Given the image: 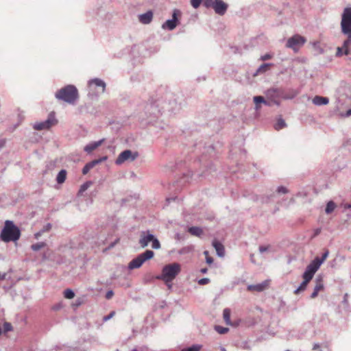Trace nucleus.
I'll return each mask as SVG.
<instances>
[{
    "instance_id": "obj_62",
    "label": "nucleus",
    "mask_w": 351,
    "mask_h": 351,
    "mask_svg": "<svg viewBox=\"0 0 351 351\" xmlns=\"http://www.w3.org/2000/svg\"><path fill=\"white\" fill-rule=\"evenodd\" d=\"M322 351V350H321Z\"/></svg>"
},
{
    "instance_id": "obj_55",
    "label": "nucleus",
    "mask_w": 351,
    "mask_h": 351,
    "mask_svg": "<svg viewBox=\"0 0 351 351\" xmlns=\"http://www.w3.org/2000/svg\"><path fill=\"white\" fill-rule=\"evenodd\" d=\"M263 104H264L265 105H266V106H271L270 102H269V101H266V100H265V102H263Z\"/></svg>"
},
{
    "instance_id": "obj_25",
    "label": "nucleus",
    "mask_w": 351,
    "mask_h": 351,
    "mask_svg": "<svg viewBox=\"0 0 351 351\" xmlns=\"http://www.w3.org/2000/svg\"><path fill=\"white\" fill-rule=\"evenodd\" d=\"M188 232L194 236L199 237L202 234V230L197 226L190 227L188 230Z\"/></svg>"
},
{
    "instance_id": "obj_44",
    "label": "nucleus",
    "mask_w": 351,
    "mask_h": 351,
    "mask_svg": "<svg viewBox=\"0 0 351 351\" xmlns=\"http://www.w3.org/2000/svg\"><path fill=\"white\" fill-rule=\"evenodd\" d=\"M208 252L207 251L204 252V254L206 256H208ZM206 261L207 263L211 264L213 262V258L212 257H210V256H206Z\"/></svg>"
},
{
    "instance_id": "obj_34",
    "label": "nucleus",
    "mask_w": 351,
    "mask_h": 351,
    "mask_svg": "<svg viewBox=\"0 0 351 351\" xmlns=\"http://www.w3.org/2000/svg\"><path fill=\"white\" fill-rule=\"evenodd\" d=\"M151 243L153 249L158 250L160 248V243L155 236H154V239L152 240Z\"/></svg>"
},
{
    "instance_id": "obj_21",
    "label": "nucleus",
    "mask_w": 351,
    "mask_h": 351,
    "mask_svg": "<svg viewBox=\"0 0 351 351\" xmlns=\"http://www.w3.org/2000/svg\"><path fill=\"white\" fill-rule=\"evenodd\" d=\"M213 246L217 252V254L219 257H223L225 255V249L223 245L218 241L214 240L213 241Z\"/></svg>"
},
{
    "instance_id": "obj_50",
    "label": "nucleus",
    "mask_w": 351,
    "mask_h": 351,
    "mask_svg": "<svg viewBox=\"0 0 351 351\" xmlns=\"http://www.w3.org/2000/svg\"><path fill=\"white\" fill-rule=\"evenodd\" d=\"M5 143V141L4 139H0V148L3 147Z\"/></svg>"
},
{
    "instance_id": "obj_43",
    "label": "nucleus",
    "mask_w": 351,
    "mask_h": 351,
    "mask_svg": "<svg viewBox=\"0 0 351 351\" xmlns=\"http://www.w3.org/2000/svg\"><path fill=\"white\" fill-rule=\"evenodd\" d=\"M51 228V224L48 223L46 225H45L43 228L41 229L42 232L44 233L45 232H48Z\"/></svg>"
},
{
    "instance_id": "obj_53",
    "label": "nucleus",
    "mask_w": 351,
    "mask_h": 351,
    "mask_svg": "<svg viewBox=\"0 0 351 351\" xmlns=\"http://www.w3.org/2000/svg\"><path fill=\"white\" fill-rule=\"evenodd\" d=\"M346 115L347 117H349L351 115V108L347 110Z\"/></svg>"
},
{
    "instance_id": "obj_52",
    "label": "nucleus",
    "mask_w": 351,
    "mask_h": 351,
    "mask_svg": "<svg viewBox=\"0 0 351 351\" xmlns=\"http://www.w3.org/2000/svg\"><path fill=\"white\" fill-rule=\"evenodd\" d=\"M208 269L207 268H202L201 269L200 271L202 273V274H206L207 272Z\"/></svg>"
},
{
    "instance_id": "obj_1",
    "label": "nucleus",
    "mask_w": 351,
    "mask_h": 351,
    "mask_svg": "<svg viewBox=\"0 0 351 351\" xmlns=\"http://www.w3.org/2000/svg\"><path fill=\"white\" fill-rule=\"evenodd\" d=\"M341 27L342 33L346 35L348 38L344 40L341 47H337L336 56L346 55L348 56V60H351V7L344 9L341 16Z\"/></svg>"
},
{
    "instance_id": "obj_51",
    "label": "nucleus",
    "mask_w": 351,
    "mask_h": 351,
    "mask_svg": "<svg viewBox=\"0 0 351 351\" xmlns=\"http://www.w3.org/2000/svg\"><path fill=\"white\" fill-rule=\"evenodd\" d=\"M319 348V345L318 343H315L313 348V350H317Z\"/></svg>"
},
{
    "instance_id": "obj_4",
    "label": "nucleus",
    "mask_w": 351,
    "mask_h": 351,
    "mask_svg": "<svg viewBox=\"0 0 351 351\" xmlns=\"http://www.w3.org/2000/svg\"><path fill=\"white\" fill-rule=\"evenodd\" d=\"M180 265L176 263L168 264L163 267L160 278L167 285L169 289L171 288L170 282L180 273Z\"/></svg>"
},
{
    "instance_id": "obj_38",
    "label": "nucleus",
    "mask_w": 351,
    "mask_h": 351,
    "mask_svg": "<svg viewBox=\"0 0 351 351\" xmlns=\"http://www.w3.org/2000/svg\"><path fill=\"white\" fill-rule=\"evenodd\" d=\"M276 191L280 194H286L288 193V189L283 186H280L277 188Z\"/></svg>"
},
{
    "instance_id": "obj_29",
    "label": "nucleus",
    "mask_w": 351,
    "mask_h": 351,
    "mask_svg": "<svg viewBox=\"0 0 351 351\" xmlns=\"http://www.w3.org/2000/svg\"><path fill=\"white\" fill-rule=\"evenodd\" d=\"M336 208V205L332 201H329L326 206L325 212L326 214H330L334 211Z\"/></svg>"
},
{
    "instance_id": "obj_18",
    "label": "nucleus",
    "mask_w": 351,
    "mask_h": 351,
    "mask_svg": "<svg viewBox=\"0 0 351 351\" xmlns=\"http://www.w3.org/2000/svg\"><path fill=\"white\" fill-rule=\"evenodd\" d=\"M153 19V12L151 10L138 15V21L144 25L149 24Z\"/></svg>"
},
{
    "instance_id": "obj_15",
    "label": "nucleus",
    "mask_w": 351,
    "mask_h": 351,
    "mask_svg": "<svg viewBox=\"0 0 351 351\" xmlns=\"http://www.w3.org/2000/svg\"><path fill=\"white\" fill-rule=\"evenodd\" d=\"M154 236L149 230L142 231L138 241L141 247L142 248L146 247L152 242V240L154 239Z\"/></svg>"
},
{
    "instance_id": "obj_28",
    "label": "nucleus",
    "mask_w": 351,
    "mask_h": 351,
    "mask_svg": "<svg viewBox=\"0 0 351 351\" xmlns=\"http://www.w3.org/2000/svg\"><path fill=\"white\" fill-rule=\"evenodd\" d=\"M254 102L256 104L255 109L258 110L260 108L259 104H263L265 102V99L263 96H255L253 98Z\"/></svg>"
},
{
    "instance_id": "obj_26",
    "label": "nucleus",
    "mask_w": 351,
    "mask_h": 351,
    "mask_svg": "<svg viewBox=\"0 0 351 351\" xmlns=\"http://www.w3.org/2000/svg\"><path fill=\"white\" fill-rule=\"evenodd\" d=\"M91 181H87L81 185L78 191V195H82L83 193L85 192L92 185Z\"/></svg>"
},
{
    "instance_id": "obj_3",
    "label": "nucleus",
    "mask_w": 351,
    "mask_h": 351,
    "mask_svg": "<svg viewBox=\"0 0 351 351\" xmlns=\"http://www.w3.org/2000/svg\"><path fill=\"white\" fill-rule=\"evenodd\" d=\"M20 237L21 231L19 228L14 225L13 221L7 220L1 231L0 240L5 243L15 242L19 239Z\"/></svg>"
},
{
    "instance_id": "obj_35",
    "label": "nucleus",
    "mask_w": 351,
    "mask_h": 351,
    "mask_svg": "<svg viewBox=\"0 0 351 351\" xmlns=\"http://www.w3.org/2000/svg\"><path fill=\"white\" fill-rule=\"evenodd\" d=\"M4 332H8L13 330L12 326L9 322H5L3 325Z\"/></svg>"
},
{
    "instance_id": "obj_23",
    "label": "nucleus",
    "mask_w": 351,
    "mask_h": 351,
    "mask_svg": "<svg viewBox=\"0 0 351 351\" xmlns=\"http://www.w3.org/2000/svg\"><path fill=\"white\" fill-rule=\"evenodd\" d=\"M324 289V285L321 279H316V285L314 287L313 291L311 295V298H315L317 296L319 291Z\"/></svg>"
},
{
    "instance_id": "obj_24",
    "label": "nucleus",
    "mask_w": 351,
    "mask_h": 351,
    "mask_svg": "<svg viewBox=\"0 0 351 351\" xmlns=\"http://www.w3.org/2000/svg\"><path fill=\"white\" fill-rule=\"evenodd\" d=\"M66 171L65 169H62L59 171L56 177V182L58 184H62L64 182L66 178Z\"/></svg>"
},
{
    "instance_id": "obj_41",
    "label": "nucleus",
    "mask_w": 351,
    "mask_h": 351,
    "mask_svg": "<svg viewBox=\"0 0 351 351\" xmlns=\"http://www.w3.org/2000/svg\"><path fill=\"white\" fill-rule=\"evenodd\" d=\"M115 315V312L114 311H112L110 312L108 315H106L103 317V321L104 322H107L108 321L109 319H110L112 317H113V316Z\"/></svg>"
},
{
    "instance_id": "obj_5",
    "label": "nucleus",
    "mask_w": 351,
    "mask_h": 351,
    "mask_svg": "<svg viewBox=\"0 0 351 351\" xmlns=\"http://www.w3.org/2000/svg\"><path fill=\"white\" fill-rule=\"evenodd\" d=\"M154 256V252L152 250H147L144 252L138 254L136 258H133L128 264V268L130 270L138 269L148 260L152 259Z\"/></svg>"
},
{
    "instance_id": "obj_6",
    "label": "nucleus",
    "mask_w": 351,
    "mask_h": 351,
    "mask_svg": "<svg viewBox=\"0 0 351 351\" xmlns=\"http://www.w3.org/2000/svg\"><path fill=\"white\" fill-rule=\"evenodd\" d=\"M158 101H151L147 103L145 107V112L147 117V123H153L161 113V109L159 107Z\"/></svg>"
},
{
    "instance_id": "obj_61",
    "label": "nucleus",
    "mask_w": 351,
    "mask_h": 351,
    "mask_svg": "<svg viewBox=\"0 0 351 351\" xmlns=\"http://www.w3.org/2000/svg\"><path fill=\"white\" fill-rule=\"evenodd\" d=\"M286 351H290V350H286Z\"/></svg>"
},
{
    "instance_id": "obj_54",
    "label": "nucleus",
    "mask_w": 351,
    "mask_h": 351,
    "mask_svg": "<svg viewBox=\"0 0 351 351\" xmlns=\"http://www.w3.org/2000/svg\"><path fill=\"white\" fill-rule=\"evenodd\" d=\"M273 100V102L277 105V106H279L280 105V102L279 101L276 100V99H272Z\"/></svg>"
},
{
    "instance_id": "obj_16",
    "label": "nucleus",
    "mask_w": 351,
    "mask_h": 351,
    "mask_svg": "<svg viewBox=\"0 0 351 351\" xmlns=\"http://www.w3.org/2000/svg\"><path fill=\"white\" fill-rule=\"evenodd\" d=\"M107 159L106 156L101 157L99 159L93 160L85 165V166L82 169V173L86 175L88 173V171L93 169L97 165L101 163V162L106 160Z\"/></svg>"
},
{
    "instance_id": "obj_33",
    "label": "nucleus",
    "mask_w": 351,
    "mask_h": 351,
    "mask_svg": "<svg viewBox=\"0 0 351 351\" xmlns=\"http://www.w3.org/2000/svg\"><path fill=\"white\" fill-rule=\"evenodd\" d=\"M64 296L67 299H72L75 296V293L73 290L67 289L64 291Z\"/></svg>"
},
{
    "instance_id": "obj_60",
    "label": "nucleus",
    "mask_w": 351,
    "mask_h": 351,
    "mask_svg": "<svg viewBox=\"0 0 351 351\" xmlns=\"http://www.w3.org/2000/svg\"><path fill=\"white\" fill-rule=\"evenodd\" d=\"M221 350H222V351H226V350L224 348H221Z\"/></svg>"
},
{
    "instance_id": "obj_56",
    "label": "nucleus",
    "mask_w": 351,
    "mask_h": 351,
    "mask_svg": "<svg viewBox=\"0 0 351 351\" xmlns=\"http://www.w3.org/2000/svg\"><path fill=\"white\" fill-rule=\"evenodd\" d=\"M81 304H82L81 301H80V300H77V301L76 302L75 305H76V306H80Z\"/></svg>"
},
{
    "instance_id": "obj_40",
    "label": "nucleus",
    "mask_w": 351,
    "mask_h": 351,
    "mask_svg": "<svg viewBox=\"0 0 351 351\" xmlns=\"http://www.w3.org/2000/svg\"><path fill=\"white\" fill-rule=\"evenodd\" d=\"M313 47L319 53H322L324 52L323 49L319 46V42L313 43Z\"/></svg>"
},
{
    "instance_id": "obj_48",
    "label": "nucleus",
    "mask_w": 351,
    "mask_h": 351,
    "mask_svg": "<svg viewBox=\"0 0 351 351\" xmlns=\"http://www.w3.org/2000/svg\"><path fill=\"white\" fill-rule=\"evenodd\" d=\"M268 248L269 247L267 246L261 245L259 247V251L261 253H263V252L267 251Z\"/></svg>"
},
{
    "instance_id": "obj_30",
    "label": "nucleus",
    "mask_w": 351,
    "mask_h": 351,
    "mask_svg": "<svg viewBox=\"0 0 351 351\" xmlns=\"http://www.w3.org/2000/svg\"><path fill=\"white\" fill-rule=\"evenodd\" d=\"M223 319L227 324H230V310L225 308L223 311Z\"/></svg>"
},
{
    "instance_id": "obj_13",
    "label": "nucleus",
    "mask_w": 351,
    "mask_h": 351,
    "mask_svg": "<svg viewBox=\"0 0 351 351\" xmlns=\"http://www.w3.org/2000/svg\"><path fill=\"white\" fill-rule=\"evenodd\" d=\"M328 255L329 251L326 250L323 253L322 258L316 256L307 266L316 272L324 261L328 258Z\"/></svg>"
},
{
    "instance_id": "obj_22",
    "label": "nucleus",
    "mask_w": 351,
    "mask_h": 351,
    "mask_svg": "<svg viewBox=\"0 0 351 351\" xmlns=\"http://www.w3.org/2000/svg\"><path fill=\"white\" fill-rule=\"evenodd\" d=\"M312 101L315 106H322L328 104L329 103V99L328 97L317 95L313 99Z\"/></svg>"
},
{
    "instance_id": "obj_9",
    "label": "nucleus",
    "mask_w": 351,
    "mask_h": 351,
    "mask_svg": "<svg viewBox=\"0 0 351 351\" xmlns=\"http://www.w3.org/2000/svg\"><path fill=\"white\" fill-rule=\"evenodd\" d=\"M315 273V271H314L307 266L302 275L304 280L302 282L300 286L294 291V293L298 294L300 292L304 291L306 289L308 282L312 280Z\"/></svg>"
},
{
    "instance_id": "obj_59",
    "label": "nucleus",
    "mask_w": 351,
    "mask_h": 351,
    "mask_svg": "<svg viewBox=\"0 0 351 351\" xmlns=\"http://www.w3.org/2000/svg\"><path fill=\"white\" fill-rule=\"evenodd\" d=\"M347 208H351V204H348V205L347 206Z\"/></svg>"
},
{
    "instance_id": "obj_39",
    "label": "nucleus",
    "mask_w": 351,
    "mask_h": 351,
    "mask_svg": "<svg viewBox=\"0 0 351 351\" xmlns=\"http://www.w3.org/2000/svg\"><path fill=\"white\" fill-rule=\"evenodd\" d=\"M271 66V64L269 63H265L259 66V68L257 70V72H263L267 69V68Z\"/></svg>"
},
{
    "instance_id": "obj_46",
    "label": "nucleus",
    "mask_w": 351,
    "mask_h": 351,
    "mask_svg": "<svg viewBox=\"0 0 351 351\" xmlns=\"http://www.w3.org/2000/svg\"><path fill=\"white\" fill-rule=\"evenodd\" d=\"M322 232V229L320 228H316L314 230L313 234L312 236V238H314L317 236H318Z\"/></svg>"
},
{
    "instance_id": "obj_12",
    "label": "nucleus",
    "mask_w": 351,
    "mask_h": 351,
    "mask_svg": "<svg viewBox=\"0 0 351 351\" xmlns=\"http://www.w3.org/2000/svg\"><path fill=\"white\" fill-rule=\"evenodd\" d=\"M297 95V93H293L291 96H287L284 95L283 91L281 89L277 88H273L267 90V96L271 99H276L280 97H282L285 99H289L294 98Z\"/></svg>"
},
{
    "instance_id": "obj_2",
    "label": "nucleus",
    "mask_w": 351,
    "mask_h": 351,
    "mask_svg": "<svg viewBox=\"0 0 351 351\" xmlns=\"http://www.w3.org/2000/svg\"><path fill=\"white\" fill-rule=\"evenodd\" d=\"M55 97L69 104H75L79 99V93L74 85H66L55 93Z\"/></svg>"
},
{
    "instance_id": "obj_58",
    "label": "nucleus",
    "mask_w": 351,
    "mask_h": 351,
    "mask_svg": "<svg viewBox=\"0 0 351 351\" xmlns=\"http://www.w3.org/2000/svg\"><path fill=\"white\" fill-rule=\"evenodd\" d=\"M297 197H300L301 196V193H298L297 195H296Z\"/></svg>"
},
{
    "instance_id": "obj_19",
    "label": "nucleus",
    "mask_w": 351,
    "mask_h": 351,
    "mask_svg": "<svg viewBox=\"0 0 351 351\" xmlns=\"http://www.w3.org/2000/svg\"><path fill=\"white\" fill-rule=\"evenodd\" d=\"M88 84L89 86L94 85L96 87H101L102 89V93H104L106 90V84L105 82L99 78H93L90 80L88 82Z\"/></svg>"
},
{
    "instance_id": "obj_49",
    "label": "nucleus",
    "mask_w": 351,
    "mask_h": 351,
    "mask_svg": "<svg viewBox=\"0 0 351 351\" xmlns=\"http://www.w3.org/2000/svg\"><path fill=\"white\" fill-rule=\"evenodd\" d=\"M43 234V232H42V230H40V231H38V232L35 233L34 234V237L35 239H38L39 237Z\"/></svg>"
},
{
    "instance_id": "obj_32",
    "label": "nucleus",
    "mask_w": 351,
    "mask_h": 351,
    "mask_svg": "<svg viewBox=\"0 0 351 351\" xmlns=\"http://www.w3.org/2000/svg\"><path fill=\"white\" fill-rule=\"evenodd\" d=\"M215 330L219 333V334H226L229 330L228 328H226L221 326H215Z\"/></svg>"
},
{
    "instance_id": "obj_8",
    "label": "nucleus",
    "mask_w": 351,
    "mask_h": 351,
    "mask_svg": "<svg viewBox=\"0 0 351 351\" xmlns=\"http://www.w3.org/2000/svg\"><path fill=\"white\" fill-rule=\"evenodd\" d=\"M56 123L57 120L55 117V113L51 112L49 114L46 120L35 123L33 128L36 130H48Z\"/></svg>"
},
{
    "instance_id": "obj_17",
    "label": "nucleus",
    "mask_w": 351,
    "mask_h": 351,
    "mask_svg": "<svg viewBox=\"0 0 351 351\" xmlns=\"http://www.w3.org/2000/svg\"><path fill=\"white\" fill-rule=\"evenodd\" d=\"M268 286L269 280H264L263 282L256 285H248L247 289L250 291L261 292L264 291Z\"/></svg>"
},
{
    "instance_id": "obj_11",
    "label": "nucleus",
    "mask_w": 351,
    "mask_h": 351,
    "mask_svg": "<svg viewBox=\"0 0 351 351\" xmlns=\"http://www.w3.org/2000/svg\"><path fill=\"white\" fill-rule=\"evenodd\" d=\"M138 156V154L137 152L133 153L130 149H125L118 156L115 160V163L117 165H121L127 160L134 161Z\"/></svg>"
},
{
    "instance_id": "obj_27",
    "label": "nucleus",
    "mask_w": 351,
    "mask_h": 351,
    "mask_svg": "<svg viewBox=\"0 0 351 351\" xmlns=\"http://www.w3.org/2000/svg\"><path fill=\"white\" fill-rule=\"evenodd\" d=\"M287 125L285 120L282 118H279L277 120V122L274 125V128L276 130H280L284 128H285Z\"/></svg>"
},
{
    "instance_id": "obj_45",
    "label": "nucleus",
    "mask_w": 351,
    "mask_h": 351,
    "mask_svg": "<svg viewBox=\"0 0 351 351\" xmlns=\"http://www.w3.org/2000/svg\"><path fill=\"white\" fill-rule=\"evenodd\" d=\"M113 295H114V292H113L112 290H109V291H108L106 292L105 297H106V298L107 300H110V299H111V298H112V297L113 296Z\"/></svg>"
},
{
    "instance_id": "obj_7",
    "label": "nucleus",
    "mask_w": 351,
    "mask_h": 351,
    "mask_svg": "<svg viewBox=\"0 0 351 351\" xmlns=\"http://www.w3.org/2000/svg\"><path fill=\"white\" fill-rule=\"evenodd\" d=\"M203 5L206 8H212L216 14L223 15L228 9V4L222 0H204Z\"/></svg>"
},
{
    "instance_id": "obj_14",
    "label": "nucleus",
    "mask_w": 351,
    "mask_h": 351,
    "mask_svg": "<svg viewBox=\"0 0 351 351\" xmlns=\"http://www.w3.org/2000/svg\"><path fill=\"white\" fill-rule=\"evenodd\" d=\"M305 42L306 39L304 37L296 34L288 39L286 46L295 50L296 47L303 45Z\"/></svg>"
},
{
    "instance_id": "obj_36",
    "label": "nucleus",
    "mask_w": 351,
    "mask_h": 351,
    "mask_svg": "<svg viewBox=\"0 0 351 351\" xmlns=\"http://www.w3.org/2000/svg\"><path fill=\"white\" fill-rule=\"evenodd\" d=\"M201 348V346L199 345H193L192 346L183 349L182 351H199Z\"/></svg>"
},
{
    "instance_id": "obj_42",
    "label": "nucleus",
    "mask_w": 351,
    "mask_h": 351,
    "mask_svg": "<svg viewBox=\"0 0 351 351\" xmlns=\"http://www.w3.org/2000/svg\"><path fill=\"white\" fill-rule=\"evenodd\" d=\"M209 282H210V279L209 278H203L199 280L198 284L201 285H207L208 283H209Z\"/></svg>"
},
{
    "instance_id": "obj_20",
    "label": "nucleus",
    "mask_w": 351,
    "mask_h": 351,
    "mask_svg": "<svg viewBox=\"0 0 351 351\" xmlns=\"http://www.w3.org/2000/svg\"><path fill=\"white\" fill-rule=\"evenodd\" d=\"M104 139L99 140L98 141H94L92 143H90L89 144L86 145L84 150L88 154H90L93 151L96 149L98 147H99L102 143L104 142Z\"/></svg>"
},
{
    "instance_id": "obj_10",
    "label": "nucleus",
    "mask_w": 351,
    "mask_h": 351,
    "mask_svg": "<svg viewBox=\"0 0 351 351\" xmlns=\"http://www.w3.org/2000/svg\"><path fill=\"white\" fill-rule=\"evenodd\" d=\"M182 15L180 10L175 9L172 13V19L167 20L161 26L162 29L167 30H173L179 23L178 17Z\"/></svg>"
},
{
    "instance_id": "obj_31",
    "label": "nucleus",
    "mask_w": 351,
    "mask_h": 351,
    "mask_svg": "<svg viewBox=\"0 0 351 351\" xmlns=\"http://www.w3.org/2000/svg\"><path fill=\"white\" fill-rule=\"evenodd\" d=\"M46 246V243L45 242H39L35 244L32 245L31 248L33 251H38L41 248Z\"/></svg>"
},
{
    "instance_id": "obj_37",
    "label": "nucleus",
    "mask_w": 351,
    "mask_h": 351,
    "mask_svg": "<svg viewBox=\"0 0 351 351\" xmlns=\"http://www.w3.org/2000/svg\"><path fill=\"white\" fill-rule=\"evenodd\" d=\"M203 1V0H191V4L194 8H197Z\"/></svg>"
},
{
    "instance_id": "obj_47",
    "label": "nucleus",
    "mask_w": 351,
    "mask_h": 351,
    "mask_svg": "<svg viewBox=\"0 0 351 351\" xmlns=\"http://www.w3.org/2000/svg\"><path fill=\"white\" fill-rule=\"evenodd\" d=\"M271 58V55H270L269 53L265 54L264 56H262L261 58V59L263 61L269 60Z\"/></svg>"
},
{
    "instance_id": "obj_57",
    "label": "nucleus",
    "mask_w": 351,
    "mask_h": 351,
    "mask_svg": "<svg viewBox=\"0 0 351 351\" xmlns=\"http://www.w3.org/2000/svg\"><path fill=\"white\" fill-rule=\"evenodd\" d=\"M269 197H267V199L266 200H263V202L267 203L269 202Z\"/></svg>"
}]
</instances>
